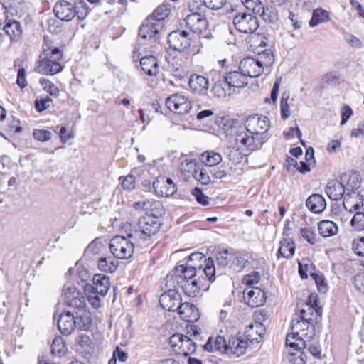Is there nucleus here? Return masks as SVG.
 Listing matches in <instances>:
<instances>
[{
  "instance_id": "1",
  "label": "nucleus",
  "mask_w": 364,
  "mask_h": 364,
  "mask_svg": "<svg viewBox=\"0 0 364 364\" xmlns=\"http://www.w3.org/2000/svg\"><path fill=\"white\" fill-rule=\"evenodd\" d=\"M269 127L267 117L257 114L249 117L245 127L235 131V142L238 148L249 152L260 149L269 139L267 132Z\"/></svg>"
},
{
  "instance_id": "2",
  "label": "nucleus",
  "mask_w": 364,
  "mask_h": 364,
  "mask_svg": "<svg viewBox=\"0 0 364 364\" xmlns=\"http://www.w3.org/2000/svg\"><path fill=\"white\" fill-rule=\"evenodd\" d=\"M313 319L306 316V309H301L299 314L291 321L292 333L287 336L286 343L287 347L299 351L306 348L314 336L315 331L312 324Z\"/></svg>"
},
{
  "instance_id": "3",
  "label": "nucleus",
  "mask_w": 364,
  "mask_h": 364,
  "mask_svg": "<svg viewBox=\"0 0 364 364\" xmlns=\"http://www.w3.org/2000/svg\"><path fill=\"white\" fill-rule=\"evenodd\" d=\"M63 51L56 47L44 48L36 63V72L53 75L63 71Z\"/></svg>"
},
{
  "instance_id": "4",
  "label": "nucleus",
  "mask_w": 364,
  "mask_h": 364,
  "mask_svg": "<svg viewBox=\"0 0 364 364\" xmlns=\"http://www.w3.org/2000/svg\"><path fill=\"white\" fill-rule=\"evenodd\" d=\"M53 12L60 21L70 22L75 17L79 21L85 20L89 14L90 9L87 4L83 0L75 3L59 0L54 6Z\"/></svg>"
},
{
  "instance_id": "5",
  "label": "nucleus",
  "mask_w": 364,
  "mask_h": 364,
  "mask_svg": "<svg viewBox=\"0 0 364 364\" xmlns=\"http://www.w3.org/2000/svg\"><path fill=\"white\" fill-rule=\"evenodd\" d=\"M348 186L352 188L353 191L343 196V205L344 209L350 213L364 210L363 196L355 191L360 186V181L358 180L357 175L354 174L350 176Z\"/></svg>"
},
{
  "instance_id": "6",
  "label": "nucleus",
  "mask_w": 364,
  "mask_h": 364,
  "mask_svg": "<svg viewBox=\"0 0 364 364\" xmlns=\"http://www.w3.org/2000/svg\"><path fill=\"white\" fill-rule=\"evenodd\" d=\"M161 223L158 218L153 215H145L141 217L137 223L136 231L134 234L135 236L140 238L141 244L146 242L155 235L160 230Z\"/></svg>"
},
{
  "instance_id": "7",
  "label": "nucleus",
  "mask_w": 364,
  "mask_h": 364,
  "mask_svg": "<svg viewBox=\"0 0 364 364\" xmlns=\"http://www.w3.org/2000/svg\"><path fill=\"white\" fill-rule=\"evenodd\" d=\"M201 270V264L199 266L193 264H186L177 266L173 273L167 275V282H172L170 286L176 287L183 280H191L197 278V274Z\"/></svg>"
},
{
  "instance_id": "8",
  "label": "nucleus",
  "mask_w": 364,
  "mask_h": 364,
  "mask_svg": "<svg viewBox=\"0 0 364 364\" xmlns=\"http://www.w3.org/2000/svg\"><path fill=\"white\" fill-rule=\"evenodd\" d=\"M109 249L114 257L127 259L134 253V242L129 241L124 235H117L111 240Z\"/></svg>"
},
{
  "instance_id": "9",
  "label": "nucleus",
  "mask_w": 364,
  "mask_h": 364,
  "mask_svg": "<svg viewBox=\"0 0 364 364\" xmlns=\"http://www.w3.org/2000/svg\"><path fill=\"white\" fill-rule=\"evenodd\" d=\"M169 344L172 350L178 355L188 356L196 350V344L189 337L176 333L169 338Z\"/></svg>"
},
{
  "instance_id": "10",
  "label": "nucleus",
  "mask_w": 364,
  "mask_h": 364,
  "mask_svg": "<svg viewBox=\"0 0 364 364\" xmlns=\"http://www.w3.org/2000/svg\"><path fill=\"white\" fill-rule=\"evenodd\" d=\"M235 28L244 33H253L259 27L257 18L250 13H240L233 18Z\"/></svg>"
},
{
  "instance_id": "11",
  "label": "nucleus",
  "mask_w": 364,
  "mask_h": 364,
  "mask_svg": "<svg viewBox=\"0 0 364 364\" xmlns=\"http://www.w3.org/2000/svg\"><path fill=\"white\" fill-rule=\"evenodd\" d=\"M167 108L178 114H187L191 109V102L185 95L173 94L166 100Z\"/></svg>"
},
{
  "instance_id": "12",
  "label": "nucleus",
  "mask_w": 364,
  "mask_h": 364,
  "mask_svg": "<svg viewBox=\"0 0 364 364\" xmlns=\"http://www.w3.org/2000/svg\"><path fill=\"white\" fill-rule=\"evenodd\" d=\"M191 37L186 31L176 30L169 33L168 42L171 48L179 52H185L191 46Z\"/></svg>"
},
{
  "instance_id": "13",
  "label": "nucleus",
  "mask_w": 364,
  "mask_h": 364,
  "mask_svg": "<svg viewBox=\"0 0 364 364\" xmlns=\"http://www.w3.org/2000/svg\"><path fill=\"white\" fill-rule=\"evenodd\" d=\"M93 284H85L83 285L84 294L97 293L101 296H105L109 287L110 282L109 277L102 274H97L93 277Z\"/></svg>"
},
{
  "instance_id": "14",
  "label": "nucleus",
  "mask_w": 364,
  "mask_h": 364,
  "mask_svg": "<svg viewBox=\"0 0 364 364\" xmlns=\"http://www.w3.org/2000/svg\"><path fill=\"white\" fill-rule=\"evenodd\" d=\"M65 302L77 309L85 307V297L79 289L71 284H66L63 289Z\"/></svg>"
},
{
  "instance_id": "15",
  "label": "nucleus",
  "mask_w": 364,
  "mask_h": 364,
  "mask_svg": "<svg viewBox=\"0 0 364 364\" xmlns=\"http://www.w3.org/2000/svg\"><path fill=\"white\" fill-rule=\"evenodd\" d=\"M163 27V22L156 21L155 18L149 17L140 27L139 35L143 39L149 38L155 42L156 35L162 30Z\"/></svg>"
},
{
  "instance_id": "16",
  "label": "nucleus",
  "mask_w": 364,
  "mask_h": 364,
  "mask_svg": "<svg viewBox=\"0 0 364 364\" xmlns=\"http://www.w3.org/2000/svg\"><path fill=\"white\" fill-rule=\"evenodd\" d=\"M243 295L245 301L252 308L262 306L267 299L264 291L258 287H247L243 291Z\"/></svg>"
},
{
  "instance_id": "17",
  "label": "nucleus",
  "mask_w": 364,
  "mask_h": 364,
  "mask_svg": "<svg viewBox=\"0 0 364 364\" xmlns=\"http://www.w3.org/2000/svg\"><path fill=\"white\" fill-rule=\"evenodd\" d=\"M153 187L156 195L161 197H170L177 191V187L173 180L165 176L158 177L154 181Z\"/></svg>"
},
{
  "instance_id": "18",
  "label": "nucleus",
  "mask_w": 364,
  "mask_h": 364,
  "mask_svg": "<svg viewBox=\"0 0 364 364\" xmlns=\"http://www.w3.org/2000/svg\"><path fill=\"white\" fill-rule=\"evenodd\" d=\"M184 21L186 26L194 33L202 34L208 29L207 19L199 13L187 15Z\"/></svg>"
},
{
  "instance_id": "19",
  "label": "nucleus",
  "mask_w": 364,
  "mask_h": 364,
  "mask_svg": "<svg viewBox=\"0 0 364 364\" xmlns=\"http://www.w3.org/2000/svg\"><path fill=\"white\" fill-rule=\"evenodd\" d=\"M159 303L165 310L177 311L178 306L181 304V294L175 289H169L161 295Z\"/></svg>"
},
{
  "instance_id": "20",
  "label": "nucleus",
  "mask_w": 364,
  "mask_h": 364,
  "mask_svg": "<svg viewBox=\"0 0 364 364\" xmlns=\"http://www.w3.org/2000/svg\"><path fill=\"white\" fill-rule=\"evenodd\" d=\"M240 70L244 73L247 77H259L264 71L255 58L247 57L241 60Z\"/></svg>"
},
{
  "instance_id": "21",
  "label": "nucleus",
  "mask_w": 364,
  "mask_h": 364,
  "mask_svg": "<svg viewBox=\"0 0 364 364\" xmlns=\"http://www.w3.org/2000/svg\"><path fill=\"white\" fill-rule=\"evenodd\" d=\"M134 207L136 209H142L146 211V215H153L158 218L164 213L162 203L159 200H155L154 199L136 202L134 204Z\"/></svg>"
},
{
  "instance_id": "22",
  "label": "nucleus",
  "mask_w": 364,
  "mask_h": 364,
  "mask_svg": "<svg viewBox=\"0 0 364 364\" xmlns=\"http://www.w3.org/2000/svg\"><path fill=\"white\" fill-rule=\"evenodd\" d=\"M75 313L69 311L61 313L58 320V327L64 336L70 335L76 328Z\"/></svg>"
},
{
  "instance_id": "23",
  "label": "nucleus",
  "mask_w": 364,
  "mask_h": 364,
  "mask_svg": "<svg viewBox=\"0 0 364 364\" xmlns=\"http://www.w3.org/2000/svg\"><path fill=\"white\" fill-rule=\"evenodd\" d=\"M188 85L195 94L204 95L208 92L209 81L203 75L192 74L188 80Z\"/></svg>"
},
{
  "instance_id": "24",
  "label": "nucleus",
  "mask_w": 364,
  "mask_h": 364,
  "mask_svg": "<svg viewBox=\"0 0 364 364\" xmlns=\"http://www.w3.org/2000/svg\"><path fill=\"white\" fill-rule=\"evenodd\" d=\"M181 318L186 322H195L199 318L198 309L188 302L181 303L177 310Z\"/></svg>"
},
{
  "instance_id": "25",
  "label": "nucleus",
  "mask_w": 364,
  "mask_h": 364,
  "mask_svg": "<svg viewBox=\"0 0 364 364\" xmlns=\"http://www.w3.org/2000/svg\"><path fill=\"white\" fill-rule=\"evenodd\" d=\"M224 77L234 92L236 88H242L248 83L247 76L241 70L230 72Z\"/></svg>"
},
{
  "instance_id": "26",
  "label": "nucleus",
  "mask_w": 364,
  "mask_h": 364,
  "mask_svg": "<svg viewBox=\"0 0 364 364\" xmlns=\"http://www.w3.org/2000/svg\"><path fill=\"white\" fill-rule=\"evenodd\" d=\"M326 193L333 200H338L345 196V188L338 180H331L326 186Z\"/></svg>"
},
{
  "instance_id": "27",
  "label": "nucleus",
  "mask_w": 364,
  "mask_h": 364,
  "mask_svg": "<svg viewBox=\"0 0 364 364\" xmlns=\"http://www.w3.org/2000/svg\"><path fill=\"white\" fill-rule=\"evenodd\" d=\"M75 321L76 328L80 330L87 331L92 326L91 314L85 307L78 309L75 312Z\"/></svg>"
},
{
  "instance_id": "28",
  "label": "nucleus",
  "mask_w": 364,
  "mask_h": 364,
  "mask_svg": "<svg viewBox=\"0 0 364 364\" xmlns=\"http://www.w3.org/2000/svg\"><path fill=\"white\" fill-rule=\"evenodd\" d=\"M178 285L186 296L192 298L197 296L201 289V282L198 278L191 280H183Z\"/></svg>"
},
{
  "instance_id": "29",
  "label": "nucleus",
  "mask_w": 364,
  "mask_h": 364,
  "mask_svg": "<svg viewBox=\"0 0 364 364\" xmlns=\"http://www.w3.org/2000/svg\"><path fill=\"white\" fill-rule=\"evenodd\" d=\"M203 348L208 352H225L227 349V343L223 336H210Z\"/></svg>"
},
{
  "instance_id": "30",
  "label": "nucleus",
  "mask_w": 364,
  "mask_h": 364,
  "mask_svg": "<svg viewBox=\"0 0 364 364\" xmlns=\"http://www.w3.org/2000/svg\"><path fill=\"white\" fill-rule=\"evenodd\" d=\"M306 205L312 213L318 214L326 209V203L323 196L313 194L307 198Z\"/></svg>"
},
{
  "instance_id": "31",
  "label": "nucleus",
  "mask_w": 364,
  "mask_h": 364,
  "mask_svg": "<svg viewBox=\"0 0 364 364\" xmlns=\"http://www.w3.org/2000/svg\"><path fill=\"white\" fill-rule=\"evenodd\" d=\"M247 347V341L237 337H232L227 343V349L230 353L239 357L243 355Z\"/></svg>"
},
{
  "instance_id": "32",
  "label": "nucleus",
  "mask_w": 364,
  "mask_h": 364,
  "mask_svg": "<svg viewBox=\"0 0 364 364\" xmlns=\"http://www.w3.org/2000/svg\"><path fill=\"white\" fill-rule=\"evenodd\" d=\"M265 331V327L262 323L255 322L246 326L245 334L247 339L252 342L260 339Z\"/></svg>"
},
{
  "instance_id": "33",
  "label": "nucleus",
  "mask_w": 364,
  "mask_h": 364,
  "mask_svg": "<svg viewBox=\"0 0 364 364\" xmlns=\"http://www.w3.org/2000/svg\"><path fill=\"white\" fill-rule=\"evenodd\" d=\"M212 91L214 95L219 98H223L234 93L225 77L214 83Z\"/></svg>"
},
{
  "instance_id": "34",
  "label": "nucleus",
  "mask_w": 364,
  "mask_h": 364,
  "mask_svg": "<svg viewBox=\"0 0 364 364\" xmlns=\"http://www.w3.org/2000/svg\"><path fill=\"white\" fill-rule=\"evenodd\" d=\"M140 65L143 71L148 75H156L159 73L157 60L153 55L141 58Z\"/></svg>"
},
{
  "instance_id": "35",
  "label": "nucleus",
  "mask_w": 364,
  "mask_h": 364,
  "mask_svg": "<svg viewBox=\"0 0 364 364\" xmlns=\"http://www.w3.org/2000/svg\"><path fill=\"white\" fill-rule=\"evenodd\" d=\"M318 230L321 235L328 237L336 235L338 232V227L331 220H323L318 223Z\"/></svg>"
},
{
  "instance_id": "36",
  "label": "nucleus",
  "mask_w": 364,
  "mask_h": 364,
  "mask_svg": "<svg viewBox=\"0 0 364 364\" xmlns=\"http://www.w3.org/2000/svg\"><path fill=\"white\" fill-rule=\"evenodd\" d=\"M330 19V13L328 11L322 8H317L312 12V17L309 21V26L313 28L318 24L328 22Z\"/></svg>"
},
{
  "instance_id": "37",
  "label": "nucleus",
  "mask_w": 364,
  "mask_h": 364,
  "mask_svg": "<svg viewBox=\"0 0 364 364\" xmlns=\"http://www.w3.org/2000/svg\"><path fill=\"white\" fill-rule=\"evenodd\" d=\"M117 262L112 256L100 257L97 262L98 269L100 271L107 273H112L115 272L117 268Z\"/></svg>"
},
{
  "instance_id": "38",
  "label": "nucleus",
  "mask_w": 364,
  "mask_h": 364,
  "mask_svg": "<svg viewBox=\"0 0 364 364\" xmlns=\"http://www.w3.org/2000/svg\"><path fill=\"white\" fill-rule=\"evenodd\" d=\"M4 30L10 37L11 41H17L22 34L21 26L16 21H9L4 26Z\"/></svg>"
},
{
  "instance_id": "39",
  "label": "nucleus",
  "mask_w": 364,
  "mask_h": 364,
  "mask_svg": "<svg viewBox=\"0 0 364 364\" xmlns=\"http://www.w3.org/2000/svg\"><path fill=\"white\" fill-rule=\"evenodd\" d=\"M233 257V252L228 250L220 251L216 256V262L218 264V272L220 274L223 272H220V268L229 266L231 268V263Z\"/></svg>"
},
{
  "instance_id": "40",
  "label": "nucleus",
  "mask_w": 364,
  "mask_h": 364,
  "mask_svg": "<svg viewBox=\"0 0 364 364\" xmlns=\"http://www.w3.org/2000/svg\"><path fill=\"white\" fill-rule=\"evenodd\" d=\"M256 60L263 68L264 71L266 69L268 70L274 64V62L273 52L270 49H266L259 53L257 58H256Z\"/></svg>"
},
{
  "instance_id": "41",
  "label": "nucleus",
  "mask_w": 364,
  "mask_h": 364,
  "mask_svg": "<svg viewBox=\"0 0 364 364\" xmlns=\"http://www.w3.org/2000/svg\"><path fill=\"white\" fill-rule=\"evenodd\" d=\"M261 11V16L264 21L270 23H276L278 21V11L274 6H268L265 8L262 6Z\"/></svg>"
},
{
  "instance_id": "42",
  "label": "nucleus",
  "mask_w": 364,
  "mask_h": 364,
  "mask_svg": "<svg viewBox=\"0 0 364 364\" xmlns=\"http://www.w3.org/2000/svg\"><path fill=\"white\" fill-rule=\"evenodd\" d=\"M201 161L208 166H213L218 165L222 160L220 154L213 151H207L201 154Z\"/></svg>"
},
{
  "instance_id": "43",
  "label": "nucleus",
  "mask_w": 364,
  "mask_h": 364,
  "mask_svg": "<svg viewBox=\"0 0 364 364\" xmlns=\"http://www.w3.org/2000/svg\"><path fill=\"white\" fill-rule=\"evenodd\" d=\"M295 246L292 241L284 240L281 242V245L279 248L278 257H282L284 258H290L294 254Z\"/></svg>"
},
{
  "instance_id": "44",
  "label": "nucleus",
  "mask_w": 364,
  "mask_h": 364,
  "mask_svg": "<svg viewBox=\"0 0 364 364\" xmlns=\"http://www.w3.org/2000/svg\"><path fill=\"white\" fill-rule=\"evenodd\" d=\"M354 215L350 220V227L357 232L364 230V210H359L353 213Z\"/></svg>"
},
{
  "instance_id": "45",
  "label": "nucleus",
  "mask_w": 364,
  "mask_h": 364,
  "mask_svg": "<svg viewBox=\"0 0 364 364\" xmlns=\"http://www.w3.org/2000/svg\"><path fill=\"white\" fill-rule=\"evenodd\" d=\"M76 342L77 343V350L81 353H88L92 349V342L90 338L85 334L80 335Z\"/></svg>"
},
{
  "instance_id": "46",
  "label": "nucleus",
  "mask_w": 364,
  "mask_h": 364,
  "mask_svg": "<svg viewBox=\"0 0 364 364\" xmlns=\"http://www.w3.org/2000/svg\"><path fill=\"white\" fill-rule=\"evenodd\" d=\"M232 257L231 268L234 270L240 271L245 267L246 263L247 262V259L245 255L240 252H233Z\"/></svg>"
},
{
  "instance_id": "47",
  "label": "nucleus",
  "mask_w": 364,
  "mask_h": 364,
  "mask_svg": "<svg viewBox=\"0 0 364 364\" xmlns=\"http://www.w3.org/2000/svg\"><path fill=\"white\" fill-rule=\"evenodd\" d=\"M205 265L203 269L201 268L200 272H203L210 281L215 279V275L218 269L215 267L214 261L210 257L205 262Z\"/></svg>"
},
{
  "instance_id": "48",
  "label": "nucleus",
  "mask_w": 364,
  "mask_h": 364,
  "mask_svg": "<svg viewBox=\"0 0 364 364\" xmlns=\"http://www.w3.org/2000/svg\"><path fill=\"white\" fill-rule=\"evenodd\" d=\"M180 168L182 172L191 173L193 176L198 166L195 160L186 158L181 160Z\"/></svg>"
},
{
  "instance_id": "49",
  "label": "nucleus",
  "mask_w": 364,
  "mask_h": 364,
  "mask_svg": "<svg viewBox=\"0 0 364 364\" xmlns=\"http://www.w3.org/2000/svg\"><path fill=\"white\" fill-rule=\"evenodd\" d=\"M51 352L53 355H58L65 353L66 350V346L65 342L60 336L55 337L51 344Z\"/></svg>"
},
{
  "instance_id": "50",
  "label": "nucleus",
  "mask_w": 364,
  "mask_h": 364,
  "mask_svg": "<svg viewBox=\"0 0 364 364\" xmlns=\"http://www.w3.org/2000/svg\"><path fill=\"white\" fill-rule=\"evenodd\" d=\"M40 84L42 85L43 90L51 96L58 97L59 95L60 90L50 80L47 79H42L40 80Z\"/></svg>"
},
{
  "instance_id": "51",
  "label": "nucleus",
  "mask_w": 364,
  "mask_h": 364,
  "mask_svg": "<svg viewBox=\"0 0 364 364\" xmlns=\"http://www.w3.org/2000/svg\"><path fill=\"white\" fill-rule=\"evenodd\" d=\"M302 350L303 349H301L298 351L296 349L289 348V353L291 355L289 358L290 361L293 362L294 364H305L306 357L302 352Z\"/></svg>"
},
{
  "instance_id": "52",
  "label": "nucleus",
  "mask_w": 364,
  "mask_h": 364,
  "mask_svg": "<svg viewBox=\"0 0 364 364\" xmlns=\"http://www.w3.org/2000/svg\"><path fill=\"white\" fill-rule=\"evenodd\" d=\"M193 178L203 185H207L210 182V176L207 170L204 168H197L193 175Z\"/></svg>"
},
{
  "instance_id": "53",
  "label": "nucleus",
  "mask_w": 364,
  "mask_h": 364,
  "mask_svg": "<svg viewBox=\"0 0 364 364\" xmlns=\"http://www.w3.org/2000/svg\"><path fill=\"white\" fill-rule=\"evenodd\" d=\"M259 273L257 272H252L243 277L242 283L247 287H254L253 286L259 283Z\"/></svg>"
},
{
  "instance_id": "54",
  "label": "nucleus",
  "mask_w": 364,
  "mask_h": 364,
  "mask_svg": "<svg viewBox=\"0 0 364 364\" xmlns=\"http://www.w3.org/2000/svg\"><path fill=\"white\" fill-rule=\"evenodd\" d=\"M138 230V228L133 229L132 225L129 223H125L122 225V232H124L128 237H131L136 242H138L139 245H143L141 244L140 238L135 236V232Z\"/></svg>"
},
{
  "instance_id": "55",
  "label": "nucleus",
  "mask_w": 364,
  "mask_h": 364,
  "mask_svg": "<svg viewBox=\"0 0 364 364\" xmlns=\"http://www.w3.org/2000/svg\"><path fill=\"white\" fill-rule=\"evenodd\" d=\"M288 98H289V94H286V93L282 94V96L281 98L280 107H281V117L284 119H287L291 114L289 105L287 103Z\"/></svg>"
},
{
  "instance_id": "56",
  "label": "nucleus",
  "mask_w": 364,
  "mask_h": 364,
  "mask_svg": "<svg viewBox=\"0 0 364 364\" xmlns=\"http://www.w3.org/2000/svg\"><path fill=\"white\" fill-rule=\"evenodd\" d=\"M301 234L302 237L306 240L310 244H315L317 241L314 230L311 227L302 228L301 230Z\"/></svg>"
},
{
  "instance_id": "57",
  "label": "nucleus",
  "mask_w": 364,
  "mask_h": 364,
  "mask_svg": "<svg viewBox=\"0 0 364 364\" xmlns=\"http://www.w3.org/2000/svg\"><path fill=\"white\" fill-rule=\"evenodd\" d=\"M169 10L166 6H159L152 13L150 18L156 19V21L162 22V21L168 16Z\"/></svg>"
},
{
  "instance_id": "58",
  "label": "nucleus",
  "mask_w": 364,
  "mask_h": 364,
  "mask_svg": "<svg viewBox=\"0 0 364 364\" xmlns=\"http://www.w3.org/2000/svg\"><path fill=\"white\" fill-rule=\"evenodd\" d=\"M33 136L36 140L46 142L51 139L52 134L50 131L46 129H35Z\"/></svg>"
},
{
  "instance_id": "59",
  "label": "nucleus",
  "mask_w": 364,
  "mask_h": 364,
  "mask_svg": "<svg viewBox=\"0 0 364 364\" xmlns=\"http://www.w3.org/2000/svg\"><path fill=\"white\" fill-rule=\"evenodd\" d=\"M208 259L201 252H194L192 253L187 261L186 264H193L195 265L199 266L201 264V268L203 267V262H205Z\"/></svg>"
},
{
  "instance_id": "60",
  "label": "nucleus",
  "mask_w": 364,
  "mask_h": 364,
  "mask_svg": "<svg viewBox=\"0 0 364 364\" xmlns=\"http://www.w3.org/2000/svg\"><path fill=\"white\" fill-rule=\"evenodd\" d=\"M9 6L12 14L19 16L23 14L24 4L23 0H11V1L9 2Z\"/></svg>"
},
{
  "instance_id": "61",
  "label": "nucleus",
  "mask_w": 364,
  "mask_h": 364,
  "mask_svg": "<svg viewBox=\"0 0 364 364\" xmlns=\"http://www.w3.org/2000/svg\"><path fill=\"white\" fill-rule=\"evenodd\" d=\"M243 5L248 9L252 10L255 13L259 14L261 11L262 4L259 0H241Z\"/></svg>"
},
{
  "instance_id": "62",
  "label": "nucleus",
  "mask_w": 364,
  "mask_h": 364,
  "mask_svg": "<svg viewBox=\"0 0 364 364\" xmlns=\"http://www.w3.org/2000/svg\"><path fill=\"white\" fill-rule=\"evenodd\" d=\"M192 194L195 197L197 202L203 205L209 204V198L203 194L202 191L198 188H195L192 191Z\"/></svg>"
},
{
  "instance_id": "63",
  "label": "nucleus",
  "mask_w": 364,
  "mask_h": 364,
  "mask_svg": "<svg viewBox=\"0 0 364 364\" xmlns=\"http://www.w3.org/2000/svg\"><path fill=\"white\" fill-rule=\"evenodd\" d=\"M51 102L52 99L49 97H46L43 99L36 100L35 107L38 112H41L50 107Z\"/></svg>"
},
{
  "instance_id": "64",
  "label": "nucleus",
  "mask_w": 364,
  "mask_h": 364,
  "mask_svg": "<svg viewBox=\"0 0 364 364\" xmlns=\"http://www.w3.org/2000/svg\"><path fill=\"white\" fill-rule=\"evenodd\" d=\"M345 40L351 47L355 49L361 48L363 46V43L361 40L353 34H346Z\"/></svg>"
}]
</instances>
